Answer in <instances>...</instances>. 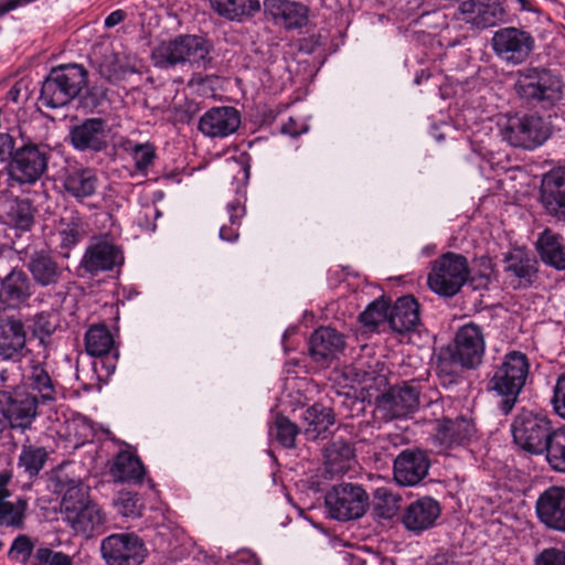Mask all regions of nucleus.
Segmentation results:
<instances>
[{"instance_id": "f257e3e1", "label": "nucleus", "mask_w": 565, "mask_h": 565, "mask_svg": "<svg viewBox=\"0 0 565 565\" xmlns=\"http://www.w3.org/2000/svg\"><path fill=\"white\" fill-rule=\"evenodd\" d=\"M565 84L555 71L543 67H527L518 72L513 89L519 99L533 108L550 110L564 98Z\"/></svg>"}, {"instance_id": "f03ea898", "label": "nucleus", "mask_w": 565, "mask_h": 565, "mask_svg": "<svg viewBox=\"0 0 565 565\" xmlns=\"http://www.w3.org/2000/svg\"><path fill=\"white\" fill-rule=\"evenodd\" d=\"M529 373V359L520 351L508 352L493 367L487 388L500 398L498 407L502 414L508 415L514 408Z\"/></svg>"}, {"instance_id": "7ed1b4c3", "label": "nucleus", "mask_w": 565, "mask_h": 565, "mask_svg": "<svg viewBox=\"0 0 565 565\" xmlns=\"http://www.w3.org/2000/svg\"><path fill=\"white\" fill-rule=\"evenodd\" d=\"M63 520L76 532L89 535L102 527L106 514L89 497V488L81 481H71L61 501Z\"/></svg>"}, {"instance_id": "20e7f679", "label": "nucleus", "mask_w": 565, "mask_h": 565, "mask_svg": "<svg viewBox=\"0 0 565 565\" xmlns=\"http://www.w3.org/2000/svg\"><path fill=\"white\" fill-rule=\"evenodd\" d=\"M88 84V72L77 63L53 67L44 78L40 102L46 108H60L74 100Z\"/></svg>"}, {"instance_id": "39448f33", "label": "nucleus", "mask_w": 565, "mask_h": 565, "mask_svg": "<svg viewBox=\"0 0 565 565\" xmlns=\"http://www.w3.org/2000/svg\"><path fill=\"white\" fill-rule=\"evenodd\" d=\"M210 46L198 35H179L174 40L162 42L151 54L154 66L170 68L179 64L202 67L206 65Z\"/></svg>"}, {"instance_id": "423d86ee", "label": "nucleus", "mask_w": 565, "mask_h": 565, "mask_svg": "<svg viewBox=\"0 0 565 565\" xmlns=\"http://www.w3.org/2000/svg\"><path fill=\"white\" fill-rule=\"evenodd\" d=\"M470 270L465 256L448 252L431 264L427 282L429 288L443 297L457 295L468 280Z\"/></svg>"}, {"instance_id": "0eeeda50", "label": "nucleus", "mask_w": 565, "mask_h": 565, "mask_svg": "<svg viewBox=\"0 0 565 565\" xmlns=\"http://www.w3.org/2000/svg\"><path fill=\"white\" fill-rule=\"evenodd\" d=\"M552 420L544 414L522 409L511 425L514 443L533 455H543L550 436L555 431Z\"/></svg>"}, {"instance_id": "6e6552de", "label": "nucleus", "mask_w": 565, "mask_h": 565, "mask_svg": "<svg viewBox=\"0 0 565 565\" xmlns=\"http://www.w3.org/2000/svg\"><path fill=\"white\" fill-rule=\"evenodd\" d=\"M550 122L539 115L513 117L502 127L501 135L513 147L534 149L551 136Z\"/></svg>"}, {"instance_id": "1a4fd4ad", "label": "nucleus", "mask_w": 565, "mask_h": 565, "mask_svg": "<svg viewBox=\"0 0 565 565\" xmlns=\"http://www.w3.org/2000/svg\"><path fill=\"white\" fill-rule=\"evenodd\" d=\"M326 505L332 519L348 521L361 518L369 505V495L359 484L334 486L326 495Z\"/></svg>"}, {"instance_id": "9d476101", "label": "nucleus", "mask_w": 565, "mask_h": 565, "mask_svg": "<svg viewBox=\"0 0 565 565\" xmlns=\"http://www.w3.org/2000/svg\"><path fill=\"white\" fill-rule=\"evenodd\" d=\"M492 49L498 57L512 65L524 63L535 49V39L526 30L505 26L494 32Z\"/></svg>"}, {"instance_id": "9b49d317", "label": "nucleus", "mask_w": 565, "mask_h": 565, "mask_svg": "<svg viewBox=\"0 0 565 565\" xmlns=\"http://www.w3.org/2000/svg\"><path fill=\"white\" fill-rule=\"evenodd\" d=\"M100 552L107 565H141L147 556L142 540L134 533H118L105 537Z\"/></svg>"}, {"instance_id": "f8f14e48", "label": "nucleus", "mask_w": 565, "mask_h": 565, "mask_svg": "<svg viewBox=\"0 0 565 565\" xmlns=\"http://www.w3.org/2000/svg\"><path fill=\"white\" fill-rule=\"evenodd\" d=\"M445 349L454 354L467 370L478 367L486 350L482 328L473 322L461 326L457 330L452 343Z\"/></svg>"}, {"instance_id": "ddd939ff", "label": "nucleus", "mask_w": 565, "mask_h": 565, "mask_svg": "<svg viewBox=\"0 0 565 565\" xmlns=\"http://www.w3.org/2000/svg\"><path fill=\"white\" fill-rule=\"evenodd\" d=\"M462 22L483 31L508 21V9L500 0H463L458 7Z\"/></svg>"}, {"instance_id": "4468645a", "label": "nucleus", "mask_w": 565, "mask_h": 565, "mask_svg": "<svg viewBox=\"0 0 565 565\" xmlns=\"http://www.w3.org/2000/svg\"><path fill=\"white\" fill-rule=\"evenodd\" d=\"M49 150L36 145L19 148L9 166L12 180L20 184L35 183L47 168Z\"/></svg>"}, {"instance_id": "2eb2a0df", "label": "nucleus", "mask_w": 565, "mask_h": 565, "mask_svg": "<svg viewBox=\"0 0 565 565\" xmlns=\"http://www.w3.org/2000/svg\"><path fill=\"white\" fill-rule=\"evenodd\" d=\"M108 124L100 117H92L72 126L67 136L77 151L100 152L108 147Z\"/></svg>"}, {"instance_id": "dca6fc26", "label": "nucleus", "mask_w": 565, "mask_h": 565, "mask_svg": "<svg viewBox=\"0 0 565 565\" xmlns=\"http://www.w3.org/2000/svg\"><path fill=\"white\" fill-rule=\"evenodd\" d=\"M430 460L426 451L419 448L402 450L393 462L394 480L404 487L418 484L427 475Z\"/></svg>"}, {"instance_id": "f3484780", "label": "nucleus", "mask_w": 565, "mask_h": 565, "mask_svg": "<svg viewBox=\"0 0 565 565\" xmlns=\"http://www.w3.org/2000/svg\"><path fill=\"white\" fill-rule=\"evenodd\" d=\"M535 512L547 530L565 534V487L545 489L535 502Z\"/></svg>"}, {"instance_id": "a211bd4d", "label": "nucleus", "mask_w": 565, "mask_h": 565, "mask_svg": "<svg viewBox=\"0 0 565 565\" xmlns=\"http://www.w3.org/2000/svg\"><path fill=\"white\" fill-rule=\"evenodd\" d=\"M7 262V256L0 254V266ZM33 295V282L29 276L17 266H10L7 274L0 273V299L8 307L18 309L28 303Z\"/></svg>"}, {"instance_id": "6ab92c4d", "label": "nucleus", "mask_w": 565, "mask_h": 565, "mask_svg": "<svg viewBox=\"0 0 565 565\" xmlns=\"http://www.w3.org/2000/svg\"><path fill=\"white\" fill-rule=\"evenodd\" d=\"M122 264V250L107 239L98 238L87 246L81 260V268L89 275L96 276L120 267Z\"/></svg>"}, {"instance_id": "aec40b11", "label": "nucleus", "mask_w": 565, "mask_h": 565, "mask_svg": "<svg viewBox=\"0 0 565 565\" xmlns=\"http://www.w3.org/2000/svg\"><path fill=\"white\" fill-rule=\"evenodd\" d=\"M540 201L548 215L565 222V167L553 169L544 174Z\"/></svg>"}, {"instance_id": "412c9836", "label": "nucleus", "mask_w": 565, "mask_h": 565, "mask_svg": "<svg viewBox=\"0 0 565 565\" xmlns=\"http://www.w3.org/2000/svg\"><path fill=\"white\" fill-rule=\"evenodd\" d=\"M384 364L374 356L362 354L344 369V376L365 391H381L387 380L383 374Z\"/></svg>"}, {"instance_id": "4be33fe9", "label": "nucleus", "mask_w": 565, "mask_h": 565, "mask_svg": "<svg viewBox=\"0 0 565 565\" xmlns=\"http://www.w3.org/2000/svg\"><path fill=\"white\" fill-rule=\"evenodd\" d=\"M239 126V111L231 106H220L205 111L198 128L206 137L225 138L236 132Z\"/></svg>"}, {"instance_id": "5701e85b", "label": "nucleus", "mask_w": 565, "mask_h": 565, "mask_svg": "<svg viewBox=\"0 0 565 565\" xmlns=\"http://www.w3.org/2000/svg\"><path fill=\"white\" fill-rule=\"evenodd\" d=\"M28 332L20 318L9 317L0 323V359L19 362L26 355Z\"/></svg>"}, {"instance_id": "b1692460", "label": "nucleus", "mask_w": 565, "mask_h": 565, "mask_svg": "<svg viewBox=\"0 0 565 565\" xmlns=\"http://www.w3.org/2000/svg\"><path fill=\"white\" fill-rule=\"evenodd\" d=\"M0 398L12 428L25 429L31 426L38 414V405H40L32 394L25 391L0 392Z\"/></svg>"}, {"instance_id": "393cba45", "label": "nucleus", "mask_w": 565, "mask_h": 565, "mask_svg": "<svg viewBox=\"0 0 565 565\" xmlns=\"http://www.w3.org/2000/svg\"><path fill=\"white\" fill-rule=\"evenodd\" d=\"M440 504L430 497H423L412 501L402 515V523L406 530L419 534L431 529L440 516Z\"/></svg>"}, {"instance_id": "a878e982", "label": "nucleus", "mask_w": 565, "mask_h": 565, "mask_svg": "<svg viewBox=\"0 0 565 565\" xmlns=\"http://www.w3.org/2000/svg\"><path fill=\"white\" fill-rule=\"evenodd\" d=\"M345 340L343 334L330 327L317 329L309 343L310 356L320 366H328L343 351Z\"/></svg>"}, {"instance_id": "bb28decb", "label": "nucleus", "mask_w": 565, "mask_h": 565, "mask_svg": "<svg viewBox=\"0 0 565 565\" xmlns=\"http://www.w3.org/2000/svg\"><path fill=\"white\" fill-rule=\"evenodd\" d=\"M264 12L275 24L295 30L307 24L309 10L305 4L291 0H265Z\"/></svg>"}, {"instance_id": "cd10ccee", "label": "nucleus", "mask_w": 565, "mask_h": 565, "mask_svg": "<svg viewBox=\"0 0 565 565\" xmlns=\"http://www.w3.org/2000/svg\"><path fill=\"white\" fill-rule=\"evenodd\" d=\"M114 345L113 334L105 326H93L87 330L85 335L86 351L92 356L102 358V363L108 373L115 371L119 356V352Z\"/></svg>"}, {"instance_id": "c85d7f7f", "label": "nucleus", "mask_w": 565, "mask_h": 565, "mask_svg": "<svg viewBox=\"0 0 565 565\" xmlns=\"http://www.w3.org/2000/svg\"><path fill=\"white\" fill-rule=\"evenodd\" d=\"M12 475L8 471L0 472V526L22 530L25 523L28 501L19 497L15 502L9 501L11 492L8 486Z\"/></svg>"}, {"instance_id": "c756f323", "label": "nucleus", "mask_w": 565, "mask_h": 565, "mask_svg": "<svg viewBox=\"0 0 565 565\" xmlns=\"http://www.w3.org/2000/svg\"><path fill=\"white\" fill-rule=\"evenodd\" d=\"M422 385L419 381L404 382L393 386L383 395L386 406L396 417L406 416L419 406Z\"/></svg>"}, {"instance_id": "7c9ffc66", "label": "nucleus", "mask_w": 565, "mask_h": 565, "mask_svg": "<svg viewBox=\"0 0 565 565\" xmlns=\"http://www.w3.org/2000/svg\"><path fill=\"white\" fill-rule=\"evenodd\" d=\"M62 185L68 195L77 202H83L96 193L98 178L93 169L70 167L64 172Z\"/></svg>"}, {"instance_id": "2f4dec72", "label": "nucleus", "mask_w": 565, "mask_h": 565, "mask_svg": "<svg viewBox=\"0 0 565 565\" xmlns=\"http://www.w3.org/2000/svg\"><path fill=\"white\" fill-rule=\"evenodd\" d=\"M505 273L513 277L514 287H530L536 278L537 262L526 250L518 248L505 256Z\"/></svg>"}, {"instance_id": "473e14b6", "label": "nucleus", "mask_w": 565, "mask_h": 565, "mask_svg": "<svg viewBox=\"0 0 565 565\" xmlns=\"http://www.w3.org/2000/svg\"><path fill=\"white\" fill-rule=\"evenodd\" d=\"M475 425L466 418L444 419L437 427L435 443L443 450L467 444L475 434Z\"/></svg>"}, {"instance_id": "72a5a7b5", "label": "nucleus", "mask_w": 565, "mask_h": 565, "mask_svg": "<svg viewBox=\"0 0 565 565\" xmlns=\"http://www.w3.org/2000/svg\"><path fill=\"white\" fill-rule=\"evenodd\" d=\"M33 281L41 287L56 286L63 276L58 263L46 252H34L26 264Z\"/></svg>"}, {"instance_id": "f704fd0d", "label": "nucleus", "mask_w": 565, "mask_h": 565, "mask_svg": "<svg viewBox=\"0 0 565 565\" xmlns=\"http://www.w3.org/2000/svg\"><path fill=\"white\" fill-rule=\"evenodd\" d=\"M26 384L40 404L53 403L57 397V383L51 377L45 365L41 361L32 360Z\"/></svg>"}, {"instance_id": "c9c22d12", "label": "nucleus", "mask_w": 565, "mask_h": 565, "mask_svg": "<svg viewBox=\"0 0 565 565\" xmlns=\"http://www.w3.org/2000/svg\"><path fill=\"white\" fill-rule=\"evenodd\" d=\"M419 320V305L413 296L401 297L390 307L388 323L398 333L414 330Z\"/></svg>"}, {"instance_id": "e433bc0d", "label": "nucleus", "mask_w": 565, "mask_h": 565, "mask_svg": "<svg viewBox=\"0 0 565 565\" xmlns=\"http://www.w3.org/2000/svg\"><path fill=\"white\" fill-rule=\"evenodd\" d=\"M536 250L544 264L557 270L565 269V239L561 234L545 228L539 234Z\"/></svg>"}, {"instance_id": "4c0bfd02", "label": "nucleus", "mask_w": 565, "mask_h": 565, "mask_svg": "<svg viewBox=\"0 0 565 565\" xmlns=\"http://www.w3.org/2000/svg\"><path fill=\"white\" fill-rule=\"evenodd\" d=\"M110 472L116 481L140 483L146 470L136 455L121 450L115 457Z\"/></svg>"}, {"instance_id": "58836bf2", "label": "nucleus", "mask_w": 565, "mask_h": 565, "mask_svg": "<svg viewBox=\"0 0 565 565\" xmlns=\"http://www.w3.org/2000/svg\"><path fill=\"white\" fill-rule=\"evenodd\" d=\"M212 9L230 21H243L260 10L259 0H210Z\"/></svg>"}, {"instance_id": "ea45409f", "label": "nucleus", "mask_w": 565, "mask_h": 565, "mask_svg": "<svg viewBox=\"0 0 565 565\" xmlns=\"http://www.w3.org/2000/svg\"><path fill=\"white\" fill-rule=\"evenodd\" d=\"M58 234L61 237L60 246L66 250H70L85 237L86 224L78 212L68 211L61 217ZM63 255L68 257V252L63 253Z\"/></svg>"}, {"instance_id": "a19ab883", "label": "nucleus", "mask_w": 565, "mask_h": 565, "mask_svg": "<svg viewBox=\"0 0 565 565\" xmlns=\"http://www.w3.org/2000/svg\"><path fill=\"white\" fill-rule=\"evenodd\" d=\"M303 419L307 423L305 435L313 440L321 437L334 424V414L330 407L316 403L306 409Z\"/></svg>"}, {"instance_id": "79ce46f5", "label": "nucleus", "mask_w": 565, "mask_h": 565, "mask_svg": "<svg viewBox=\"0 0 565 565\" xmlns=\"http://www.w3.org/2000/svg\"><path fill=\"white\" fill-rule=\"evenodd\" d=\"M353 449L345 440L333 441L326 450V467L332 476L345 473L353 461Z\"/></svg>"}, {"instance_id": "37998d69", "label": "nucleus", "mask_w": 565, "mask_h": 565, "mask_svg": "<svg viewBox=\"0 0 565 565\" xmlns=\"http://www.w3.org/2000/svg\"><path fill=\"white\" fill-rule=\"evenodd\" d=\"M466 366L459 363L457 358L447 349H441L436 364V374L441 386L449 388L462 380V371Z\"/></svg>"}, {"instance_id": "c03bdc74", "label": "nucleus", "mask_w": 565, "mask_h": 565, "mask_svg": "<svg viewBox=\"0 0 565 565\" xmlns=\"http://www.w3.org/2000/svg\"><path fill=\"white\" fill-rule=\"evenodd\" d=\"M245 200L244 194H237L233 201L226 204V214L230 224H222L220 228L218 236L222 241L233 243L238 239L241 222L246 214Z\"/></svg>"}, {"instance_id": "a18cd8bd", "label": "nucleus", "mask_w": 565, "mask_h": 565, "mask_svg": "<svg viewBox=\"0 0 565 565\" xmlns=\"http://www.w3.org/2000/svg\"><path fill=\"white\" fill-rule=\"evenodd\" d=\"M49 452L45 447L25 444L22 446L18 468L22 469L30 478L36 477L44 468Z\"/></svg>"}, {"instance_id": "49530a36", "label": "nucleus", "mask_w": 565, "mask_h": 565, "mask_svg": "<svg viewBox=\"0 0 565 565\" xmlns=\"http://www.w3.org/2000/svg\"><path fill=\"white\" fill-rule=\"evenodd\" d=\"M543 454L554 471L565 473V425L552 433Z\"/></svg>"}, {"instance_id": "de8ad7c7", "label": "nucleus", "mask_w": 565, "mask_h": 565, "mask_svg": "<svg viewBox=\"0 0 565 565\" xmlns=\"http://www.w3.org/2000/svg\"><path fill=\"white\" fill-rule=\"evenodd\" d=\"M299 434L298 426L284 415H277L269 428V435L274 437L284 448H295L296 438Z\"/></svg>"}, {"instance_id": "09e8293b", "label": "nucleus", "mask_w": 565, "mask_h": 565, "mask_svg": "<svg viewBox=\"0 0 565 565\" xmlns=\"http://www.w3.org/2000/svg\"><path fill=\"white\" fill-rule=\"evenodd\" d=\"M401 497L388 488L380 487L374 491V511L382 519H392L399 509Z\"/></svg>"}, {"instance_id": "8fccbe9b", "label": "nucleus", "mask_w": 565, "mask_h": 565, "mask_svg": "<svg viewBox=\"0 0 565 565\" xmlns=\"http://www.w3.org/2000/svg\"><path fill=\"white\" fill-rule=\"evenodd\" d=\"M390 303L381 298L371 302L360 315V322L365 327L376 328L385 320L388 321Z\"/></svg>"}, {"instance_id": "3c124183", "label": "nucleus", "mask_w": 565, "mask_h": 565, "mask_svg": "<svg viewBox=\"0 0 565 565\" xmlns=\"http://www.w3.org/2000/svg\"><path fill=\"white\" fill-rule=\"evenodd\" d=\"M31 565H73V559L63 552H55L49 547H39L33 554Z\"/></svg>"}, {"instance_id": "603ef678", "label": "nucleus", "mask_w": 565, "mask_h": 565, "mask_svg": "<svg viewBox=\"0 0 565 565\" xmlns=\"http://www.w3.org/2000/svg\"><path fill=\"white\" fill-rule=\"evenodd\" d=\"M34 542L30 536L21 534L17 536L9 550V556L23 565H31L33 557Z\"/></svg>"}, {"instance_id": "864d4df0", "label": "nucleus", "mask_w": 565, "mask_h": 565, "mask_svg": "<svg viewBox=\"0 0 565 565\" xmlns=\"http://www.w3.org/2000/svg\"><path fill=\"white\" fill-rule=\"evenodd\" d=\"M118 512L124 516H140L142 503L137 493L121 491L115 501Z\"/></svg>"}, {"instance_id": "5fc2aeb1", "label": "nucleus", "mask_w": 565, "mask_h": 565, "mask_svg": "<svg viewBox=\"0 0 565 565\" xmlns=\"http://www.w3.org/2000/svg\"><path fill=\"white\" fill-rule=\"evenodd\" d=\"M56 329L53 316L49 312H40L34 316L32 332L40 339V343L45 345V338L52 335Z\"/></svg>"}, {"instance_id": "6e6d98bb", "label": "nucleus", "mask_w": 565, "mask_h": 565, "mask_svg": "<svg viewBox=\"0 0 565 565\" xmlns=\"http://www.w3.org/2000/svg\"><path fill=\"white\" fill-rule=\"evenodd\" d=\"M131 156L135 167L140 172H146L152 166L156 158V151L150 143H137L131 148Z\"/></svg>"}, {"instance_id": "4d7b16f0", "label": "nucleus", "mask_w": 565, "mask_h": 565, "mask_svg": "<svg viewBox=\"0 0 565 565\" xmlns=\"http://www.w3.org/2000/svg\"><path fill=\"white\" fill-rule=\"evenodd\" d=\"M97 70L99 75L108 82L119 79L125 73L124 67L119 64L118 55L115 53L105 54Z\"/></svg>"}, {"instance_id": "13d9d810", "label": "nucleus", "mask_w": 565, "mask_h": 565, "mask_svg": "<svg viewBox=\"0 0 565 565\" xmlns=\"http://www.w3.org/2000/svg\"><path fill=\"white\" fill-rule=\"evenodd\" d=\"M15 225L22 230H29L33 224V209L29 201L22 200L14 204L11 211Z\"/></svg>"}, {"instance_id": "bf43d9fd", "label": "nucleus", "mask_w": 565, "mask_h": 565, "mask_svg": "<svg viewBox=\"0 0 565 565\" xmlns=\"http://www.w3.org/2000/svg\"><path fill=\"white\" fill-rule=\"evenodd\" d=\"M551 403L555 414L565 420V372L557 376Z\"/></svg>"}, {"instance_id": "052dcab7", "label": "nucleus", "mask_w": 565, "mask_h": 565, "mask_svg": "<svg viewBox=\"0 0 565 565\" xmlns=\"http://www.w3.org/2000/svg\"><path fill=\"white\" fill-rule=\"evenodd\" d=\"M535 565H565V551L556 547L545 548L536 556Z\"/></svg>"}, {"instance_id": "680f3d73", "label": "nucleus", "mask_w": 565, "mask_h": 565, "mask_svg": "<svg viewBox=\"0 0 565 565\" xmlns=\"http://www.w3.org/2000/svg\"><path fill=\"white\" fill-rule=\"evenodd\" d=\"M13 139L7 132L0 134V160H4L8 156L12 154L13 150Z\"/></svg>"}, {"instance_id": "e2e57ef3", "label": "nucleus", "mask_w": 565, "mask_h": 565, "mask_svg": "<svg viewBox=\"0 0 565 565\" xmlns=\"http://www.w3.org/2000/svg\"><path fill=\"white\" fill-rule=\"evenodd\" d=\"M427 565H460L454 555L448 553H439L434 555Z\"/></svg>"}, {"instance_id": "0e129e2a", "label": "nucleus", "mask_w": 565, "mask_h": 565, "mask_svg": "<svg viewBox=\"0 0 565 565\" xmlns=\"http://www.w3.org/2000/svg\"><path fill=\"white\" fill-rule=\"evenodd\" d=\"M126 18V13L122 10H115L113 11L107 18L105 19V26L106 28H114L121 23Z\"/></svg>"}, {"instance_id": "69168bd1", "label": "nucleus", "mask_w": 565, "mask_h": 565, "mask_svg": "<svg viewBox=\"0 0 565 565\" xmlns=\"http://www.w3.org/2000/svg\"><path fill=\"white\" fill-rule=\"evenodd\" d=\"M88 97L92 98V106H98L102 100L107 98V89L104 87H93L88 92Z\"/></svg>"}, {"instance_id": "338daca9", "label": "nucleus", "mask_w": 565, "mask_h": 565, "mask_svg": "<svg viewBox=\"0 0 565 565\" xmlns=\"http://www.w3.org/2000/svg\"><path fill=\"white\" fill-rule=\"evenodd\" d=\"M31 0H7L3 3H0V18L3 17L11 10L17 9L20 6L29 3Z\"/></svg>"}, {"instance_id": "774afa93", "label": "nucleus", "mask_w": 565, "mask_h": 565, "mask_svg": "<svg viewBox=\"0 0 565 565\" xmlns=\"http://www.w3.org/2000/svg\"><path fill=\"white\" fill-rule=\"evenodd\" d=\"M516 1L520 3L522 11H535V9L533 7V0H516Z\"/></svg>"}]
</instances>
